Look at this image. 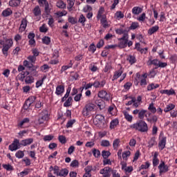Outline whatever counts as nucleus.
Returning <instances> with one entry per match:
<instances>
[{
  "label": "nucleus",
  "mask_w": 177,
  "mask_h": 177,
  "mask_svg": "<svg viewBox=\"0 0 177 177\" xmlns=\"http://www.w3.org/2000/svg\"><path fill=\"white\" fill-rule=\"evenodd\" d=\"M3 40H0V45L3 46L2 53L4 56L8 57V52L9 49L13 46V40L12 39H6V37H3Z\"/></svg>",
  "instance_id": "nucleus-1"
},
{
  "label": "nucleus",
  "mask_w": 177,
  "mask_h": 177,
  "mask_svg": "<svg viewBox=\"0 0 177 177\" xmlns=\"http://www.w3.org/2000/svg\"><path fill=\"white\" fill-rule=\"evenodd\" d=\"M131 129H135L138 131V132H147L149 131V127H147V123L143 120H140L130 126Z\"/></svg>",
  "instance_id": "nucleus-2"
},
{
  "label": "nucleus",
  "mask_w": 177,
  "mask_h": 177,
  "mask_svg": "<svg viewBox=\"0 0 177 177\" xmlns=\"http://www.w3.org/2000/svg\"><path fill=\"white\" fill-rule=\"evenodd\" d=\"M96 106L93 103L86 104L82 109V115L84 117H88L91 112L95 111Z\"/></svg>",
  "instance_id": "nucleus-3"
},
{
  "label": "nucleus",
  "mask_w": 177,
  "mask_h": 177,
  "mask_svg": "<svg viewBox=\"0 0 177 177\" xmlns=\"http://www.w3.org/2000/svg\"><path fill=\"white\" fill-rule=\"evenodd\" d=\"M129 38V36L128 35V33H124L123 36L118 39V41L120 42L118 43V48L120 49H124V48H127L128 46V39Z\"/></svg>",
  "instance_id": "nucleus-4"
},
{
  "label": "nucleus",
  "mask_w": 177,
  "mask_h": 177,
  "mask_svg": "<svg viewBox=\"0 0 177 177\" xmlns=\"http://www.w3.org/2000/svg\"><path fill=\"white\" fill-rule=\"evenodd\" d=\"M37 100V97L35 96H30L29 97L24 104V110H30V107L32 106L34 102Z\"/></svg>",
  "instance_id": "nucleus-5"
},
{
  "label": "nucleus",
  "mask_w": 177,
  "mask_h": 177,
  "mask_svg": "<svg viewBox=\"0 0 177 177\" xmlns=\"http://www.w3.org/2000/svg\"><path fill=\"white\" fill-rule=\"evenodd\" d=\"M159 169V175L161 176L162 174H166V172H168L169 171V167L168 165H165V162L162 161L161 163L158 167Z\"/></svg>",
  "instance_id": "nucleus-6"
},
{
  "label": "nucleus",
  "mask_w": 177,
  "mask_h": 177,
  "mask_svg": "<svg viewBox=\"0 0 177 177\" xmlns=\"http://www.w3.org/2000/svg\"><path fill=\"white\" fill-rule=\"evenodd\" d=\"M21 146V143H20V141L17 138H15L13 142L9 145L8 149L10 151H16Z\"/></svg>",
  "instance_id": "nucleus-7"
},
{
  "label": "nucleus",
  "mask_w": 177,
  "mask_h": 177,
  "mask_svg": "<svg viewBox=\"0 0 177 177\" xmlns=\"http://www.w3.org/2000/svg\"><path fill=\"white\" fill-rule=\"evenodd\" d=\"M159 143L158 146L160 148V150H164L165 149V145H167V137L164 136V133L161 132L159 136Z\"/></svg>",
  "instance_id": "nucleus-8"
},
{
  "label": "nucleus",
  "mask_w": 177,
  "mask_h": 177,
  "mask_svg": "<svg viewBox=\"0 0 177 177\" xmlns=\"http://www.w3.org/2000/svg\"><path fill=\"white\" fill-rule=\"evenodd\" d=\"M49 118V115L48 114V111H42L39 116V124H44L45 121H48Z\"/></svg>",
  "instance_id": "nucleus-9"
},
{
  "label": "nucleus",
  "mask_w": 177,
  "mask_h": 177,
  "mask_svg": "<svg viewBox=\"0 0 177 177\" xmlns=\"http://www.w3.org/2000/svg\"><path fill=\"white\" fill-rule=\"evenodd\" d=\"M111 171H113V169H111L110 167H105L100 171V174L103 175V177H110L111 176V174H110Z\"/></svg>",
  "instance_id": "nucleus-10"
},
{
  "label": "nucleus",
  "mask_w": 177,
  "mask_h": 177,
  "mask_svg": "<svg viewBox=\"0 0 177 177\" xmlns=\"http://www.w3.org/2000/svg\"><path fill=\"white\" fill-rule=\"evenodd\" d=\"M98 97H100V99L106 100V102H109V100H110V94L107 93L106 91L102 90L99 91Z\"/></svg>",
  "instance_id": "nucleus-11"
},
{
  "label": "nucleus",
  "mask_w": 177,
  "mask_h": 177,
  "mask_svg": "<svg viewBox=\"0 0 177 177\" xmlns=\"http://www.w3.org/2000/svg\"><path fill=\"white\" fill-rule=\"evenodd\" d=\"M158 153L157 152H155L153 156L152 162H153V167H157L158 164H160V160H158Z\"/></svg>",
  "instance_id": "nucleus-12"
},
{
  "label": "nucleus",
  "mask_w": 177,
  "mask_h": 177,
  "mask_svg": "<svg viewBox=\"0 0 177 177\" xmlns=\"http://www.w3.org/2000/svg\"><path fill=\"white\" fill-rule=\"evenodd\" d=\"M34 142V139L32 138H27L25 140H22L21 141V146H28L29 145H31Z\"/></svg>",
  "instance_id": "nucleus-13"
},
{
  "label": "nucleus",
  "mask_w": 177,
  "mask_h": 177,
  "mask_svg": "<svg viewBox=\"0 0 177 177\" xmlns=\"http://www.w3.org/2000/svg\"><path fill=\"white\" fill-rule=\"evenodd\" d=\"M95 104H97L100 110H103L106 106L104 104V101H103L102 99L97 100L95 101Z\"/></svg>",
  "instance_id": "nucleus-14"
},
{
  "label": "nucleus",
  "mask_w": 177,
  "mask_h": 177,
  "mask_svg": "<svg viewBox=\"0 0 177 177\" xmlns=\"http://www.w3.org/2000/svg\"><path fill=\"white\" fill-rule=\"evenodd\" d=\"M64 93V85H58L56 88L55 93L57 95H62Z\"/></svg>",
  "instance_id": "nucleus-15"
},
{
  "label": "nucleus",
  "mask_w": 177,
  "mask_h": 177,
  "mask_svg": "<svg viewBox=\"0 0 177 177\" xmlns=\"http://www.w3.org/2000/svg\"><path fill=\"white\" fill-rule=\"evenodd\" d=\"M12 13L13 11H12V9L6 8V10H3L1 15L3 17H8V16H10Z\"/></svg>",
  "instance_id": "nucleus-16"
},
{
  "label": "nucleus",
  "mask_w": 177,
  "mask_h": 177,
  "mask_svg": "<svg viewBox=\"0 0 177 177\" xmlns=\"http://www.w3.org/2000/svg\"><path fill=\"white\" fill-rule=\"evenodd\" d=\"M27 23L28 21L26 19H23L21 20V23L19 28L20 31L23 32L26 30V28H27Z\"/></svg>",
  "instance_id": "nucleus-17"
},
{
  "label": "nucleus",
  "mask_w": 177,
  "mask_h": 177,
  "mask_svg": "<svg viewBox=\"0 0 177 177\" xmlns=\"http://www.w3.org/2000/svg\"><path fill=\"white\" fill-rule=\"evenodd\" d=\"M95 120L98 121L99 124H102V125H104V123L106 122V120H104V116L100 114L96 115Z\"/></svg>",
  "instance_id": "nucleus-18"
},
{
  "label": "nucleus",
  "mask_w": 177,
  "mask_h": 177,
  "mask_svg": "<svg viewBox=\"0 0 177 177\" xmlns=\"http://www.w3.org/2000/svg\"><path fill=\"white\" fill-rule=\"evenodd\" d=\"M56 6L57 8H59V9H66V5L64 1L57 0L56 3Z\"/></svg>",
  "instance_id": "nucleus-19"
},
{
  "label": "nucleus",
  "mask_w": 177,
  "mask_h": 177,
  "mask_svg": "<svg viewBox=\"0 0 177 177\" xmlns=\"http://www.w3.org/2000/svg\"><path fill=\"white\" fill-rule=\"evenodd\" d=\"M160 93L171 96V95H175V91L172 88L170 90H161Z\"/></svg>",
  "instance_id": "nucleus-20"
},
{
  "label": "nucleus",
  "mask_w": 177,
  "mask_h": 177,
  "mask_svg": "<svg viewBox=\"0 0 177 177\" xmlns=\"http://www.w3.org/2000/svg\"><path fill=\"white\" fill-rule=\"evenodd\" d=\"M159 29H160V27H158V26H153L152 28L149 29L148 34L149 35H153V34H154V32H157L158 30Z\"/></svg>",
  "instance_id": "nucleus-21"
},
{
  "label": "nucleus",
  "mask_w": 177,
  "mask_h": 177,
  "mask_svg": "<svg viewBox=\"0 0 177 177\" xmlns=\"http://www.w3.org/2000/svg\"><path fill=\"white\" fill-rule=\"evenodd\" d=\"M20 0H10L9 1V5L12 6V8H16V6H19L20 5Z\"/></svg>",
  "instance_id": "nucleus-22"
},
{
  "label": "nucleus",
  "mask_w": 177,
  "mask_h": 177,
  "mask_svg": "<svg viewBox=\"0 0 177 177\" xmlns=\"http://www.w3.org/2000/svg\"><path fill=\"white\" fill-rule=\"evenodd\" d=\"M123 114L124 115L125 120L128 121L129 122H132V120H133V117L132 115H129V113L127 111H123Z\"/></svg>",
  "instance_id": "nucleus-23"
},
{
  "label": "nucleus",
  "mask_w": 177,
  "mask_h": 177,
  "mask_svg": "<svg viewBox=\"0 0 177 177\" xmlns=\"http://www.w3.org/2000/svg\"><path fill=\"white\" fill-rule=\"evenodd\" d=\"M142 9L140 7H133L132 9V13L133 15H140V13H142Z\"/></svg>",
  "instance_id": "nucleus-24"
},
{
  "label": "nucleus",
  "mask_w": 177,
  "mask_h": 177,
  "mask_svg": "<svg viewBox=\"0 0 177 177\" xmlns=\"http://www.w3.org/2000/svg\"><path fill=\"white\" fill-rule=\"evenodd\" d=\"M120 122H118V119H114L111 122L110 128L111 129H114L117 125H118Z\"/></svg>",
  "instance_id": "nucleus-25"
},
{
  "label": "nucleus",
  "mask_w": 177,
  "mask_h": 177,
  "mask_svg": "<svg viewBox=\"0 0 177 177\" xmlns=\"http://www.w3.org/2000/svg\"><path fill=\"white\" fill-rule=\"evenodd\" d=\"M127 60L130 64H135L136 63V57L134 55H129Z\"/></svg>",
  "instance_id": "nucleus-26"
},
{
  "label": "nucleus",
  "mask_w": 177,
  "mask_h": 177,
  "mask_svg": "<svg viewBox=\"0 0 177 177\" xmlns=\"http://www.w3.org/2000/svg\"><path fill=\"white\" fill-rule=\"evenodd\" d=\"M174 109H175V104H169L164 109V111L165 113H168L169 111H171V110H174Z\"/></svg>",
  "instance_id": "nucleus-27"
},
{
  "label": "nucleus",
  "mask_w": 177,
  "mask_h": 177,
  "mask_svg": "<svg viewBox=\"0 0 177 177\" xmlns=\"http://www.w3.org/2000/svg\"><path fill=\"white\" fill-rule=\"evenodd\" d=\"M68 175V170L67 169H62L60 170L58 176L66 177Z\"/></svg>",
  "instance_id": "nucleus-28"
},
{
  "label": "nucleus",
  "mask_w": 177,
  "mask_h": 177,
  "mask_svg": "<svg viewBox=\"0 0 177 177\" xmlns=\"http://www.w3.org/2000/svg\"><path fill=\"white\" fill-rule=\"evenodd\" d=\"M25 82L27 84H31L34 82V77L32 76H27L25 78Z\"/></svg>",
  "instance_id": "nucleus-29"
},
{
  "label": "nucleus",
  "mask_w": 177,
  "mask_h": 177,
  "mask_svg": "<svg viewBox=\"0 0 177 177\" xmlns=\"http://www.w3.org/2000/svg\"><path fill=\"white\" fill-rule=\"evenodd\" d=\"M33 13L35 15V16H41V8H39V6H36L35 7V8L33 9Z\"/></svg>",
  "instance_id": "nucleus-30"
},
{
  "label": "nucleus",
  "mask_w": 177,
  "mask_h": 177,
  "mask_svg": "<svg viewBox=\"0 0 177 177\" xmlns=\"http://www.w3.org/2000/svg\"><path fill=\"white\" fill-rule=\"evenodd\" d=\"M147 113V111H146L145 109L140 111V112L138 113V118H140V120H143V118H145V115H146Z\"/></svg>",
  "instance_id": "nucleus-31"
},
{
  "label": "nucleus",
  "mask_w": 177,
  "mask_h": 177,
  "mask_svg": "<svg viewBox=\"0 0 177 177\" xmlns=\"http://www.w3.org/2000/svg\"><path fill=\"white\" fill-rule=\"evenodd\" d=\"M122 74V71L119 70L118 71H116L113 77V81H114V80H118V78H120V77H121Z\"/></svg>",
  "instance_id": "nucleus-32"
},
{
  "label": "nucleus",
  "mask_w": 177,
  "mask_h": 177,
  "mask_svg": "<svg viewBox=\"0 0 177 177\" xmlns=\"http://www.w3.org/2000/svg\"><path fill=\"white\" fill-rule=\"evenodd\" d=\"M127 99H131V100L126 103V106H131V104H133L136 102V97H128Z\"/></svg>",
  "instance_id": "nucleus-33"
},
{
  "label": "nucleus",
  "mask_w": 177,
  "mask_h": 177,
  "mask_svg": "<svg viewBox=\"0 0 177 177\" xmlns=\"http://www.w3.org/2000/svg\"><path fill=\"white\" fill-rule=\"evenodd\" d=\"M160 86V84H151L147 86V91H153V89H156V88H158Z\"/></svg>",
  "instance_id": "nucleus-34"
},
{
  "label": "nucleus",
  "mask_w": 177,
  "mask_h": 177,
  "mask_svg": "<svg viewBox=\"0 0 177 177\" xmlns=\"http://www.w3.org/2000/svg\"><path fill=\"white\" fill-rule=\"evenodd\" d=\"M111 155V153H110V151H102V156L104 160L109 158V157H110Z\"/></svg>",
  "instance_id": "nucleus-35"
},
{
  "label": "nucleus",
  "mask_w": 177,
  "mask_h": 177,
  "mask_svg": "<svg viewBox=\"0 0 177 177\" xmlns=\"http://www.w3.org/2000/svg\"><path fill=\"white\" fill-rule=\"evenodd\" d=\"M85 21H86V18H85L84 15H81L79 17L78 22L82 24V26H85Z\"/></svg>",
  "instance_id": "nucleus-36"
},
{
  "label": "nucleus",
  "mask_w": 177,
  "mask_h": 177,
  "mask_svg": "<svg viewBox=\"0 0 177 177\" xmlns=\"http://www.w3.org/2000/svg\"><path fill=\"white\" fill-rule=\"evenodd\" d=\"M68 3V10H71L73 9V6H74V3H75V0H67Z\"/></svg>",
  "instance_id": "nucleus-37"
},
{
  "label": "nucleus",
  "mask_w": 177,
  "mask_h": 177,
  "mask_svg": "<svg viewBox=\"0 0 177 177\" xmlns=\"http://www.w3.org/2000/svg\"><path fill=\"white\" fill-rule=\"evenodd\" d=\"M101 24L102 25V27H104V28H106V27H109V24H107V19H106V17H102Z\"/></svg>",
  "instance_id": "nucleus-38"
},
{
  "label": "nucleus",
  "mask_w": 177,
  "mask_h": 177,
  "mask_svg": "<svg viewBox=\"0 0 177 177\" xmlns=\"http://www.w3.org/2000/svg\"><path fill=\"white\" fill-rule=\"evenodd\" d=\"M42 42L45 45H49L50 44V37L45 36L44 37L42 38Z\"/></svg>",
  "instance_id": "nucleus-39"
},
{
  "label": "nucleus",
  "mask_w": 177,
  "mask_h": 177,
  "mask_svg": "<svg viewBox=\"0 0 177 177\" xmlns=\"http://www.w3.org/2000/svg\"><path fill=\"white\" fill-rule=\"evenodd\" d=\"M148 110L151 111V113H153V114L156 113L157 111V109H156V107H154V104L151 103L148 107Z\"/></svg>",
  "instance_id": "nucleus-40"
},
{
  "label": "nucleus",
  "mask_w": 177,
  "mask_h": 177,
  "mask_svg": "<svg viewBox=\"0 0 177 177\" xmlns=\"http://www.w3.org/2000/svg\"><path fill=\"white\" fill-rule=\"evenodd\" d=\"M71 102H73V97H69L68 98V100H66V101L64 103V107H70V106H71Z\"/></svg>",
  "instance_id": "nucleus-41"
},
{
  "label": "nucleus",
  "mask_w": 177,
  "mask_h": 177,
  "mask_svg": "<svg viewBox=\"0 0 177 177\" xmlns=\"http://www.w3.org/2000/svg\"><path fill=\"white\" fill-rule=\"evenodd\" d=\"M115 32H116V34H118V35H121L122 34H123V35L124 34H128V32H127V30H123L122 28L116 29Z\"/></svg>",
  "instance_id": "nucleus-42"
},
{
  "label": "nucleus",
  "mask_w": 177,
  "mask_h": 177,
  "mask_svg": "<svg viewBox=\"0 0 177 177\" xmlns=\"http://www.w3.org/2000/svg\"><path fill=\"white\" fill-rule=\"evenodd\" d=\"M58 140L62 143V145H66L67 143V141L66 140V137L64 136H59L58 137Z\"/></svg>",
  "instance_id": "nucleus-43"
},
{
  "label": "nucleus",
  "mask_w": 177,
  "mask_h": 177,
  "mask_svg": "<svg viewBox=\"0 0 177 177\" xmlns=\"http://www.w3.org/2000/svg\"><path fill=\"white\" fill-rule=\"evenodd\" d=\"M24 66L25 67H28V68L30 69L34 67V65L30 62H28V61L25 60L24 61Z\"/></svg>",
  "instance_id": "nucleus-44"
},
{
  "label": "nucleus",
  "mask_w": 177,
  "mask_h": 177,
  "mask_svg": "<svg viewBox=\"0 0 177 177\" xmlns=\"http://www.w3.org/2000/svg\"><path fill=\"white\" fill-rule=\"evenodd\" d=\"M101 146H102L103 147H109V146H110V141L107 140H103L101 142Z\"/></svg>",
  "instance_id": "nucleus-45"
},
{
  "label": "nucleus",
  "mask_w": 177,
  "mask_h": 177,
  "mask_svg": "<svg viewBox=\"0 0 177 177\" xmlns=\"http://www.w3.org/2000/svg\"><path fill=\"white\" fill-rule=\"evenodd\" d=\"M28 122H30V119H28V118H25L19 122L18 127H21L22 125H24V124H27Z\"/></svg>",
  "instance_id": "nucleus-46"
},
{
  "label": "nucleus",
  "mask_w": 177,
  "mask_h": 177,
  "mask_svg": "<svg viewBox=\"0 0 177 177\" xmlns=\"http://www.w3.org/2000/svg\"><path fill=\"white\" fill-rule=\"evenodd\" d=\"M139 82H140V73H137L136 75V78H135L136 85H139Z\"/></svg>",
  "instance_id": "nucleus-47"
},
{
  "label": "nucleus",
  "mask_w": 177,
  "mask_h": 177,
  "mask_svg": "<svg viewBox=\"0 0 177 177\" xmlns=\"http://www.w3.org/2000/svg\"><path fill=\"white\" fill-rule=\"evenodd\" d=\"M139 27V23L138 22H133L129 27V30H136Z\"/></svg>",
  "instance_id": "nucleus-48"
},
{
  "label": "nucleus",
  "mask_w": 177,
  "mask_h": 177,
  "mask_svg": "<svg viewBox=\"0 0 177 177\" xmlns=\"http://www.w3.org/2000/svg\"><path fill=\"white\" fill-rule=\"evenodd\" d=\"M30 74V72L26 71V72H22L20 75L21 77H19V80L21 81H24V78H26V75H28Z\"/></svg>",
  "instance_id": "nucleus-49"
},
{
  "label": "nucleus",
  "mask_w": 177,
  "mask_h": 177,
  "mask_svg": "<svg viewBox=\"0 0 177 177\" xmlns=\"http://www.w3.org/2000/svg\"><path fill=\"white\" fill-rule=\"evenodd\" d=\"M80 162L77 160H74L71 163V167H73V168H77L79 167Z\"/></svg>",
  "instance_id": "nucleus-50"
},
{
  "label": "nucleus",
  "mask_w": 177,
  "mask_h": 177,
  "mask_svg": "<svg viewBox=\"0 0 177 177\" xmlns=\"http://www.w3.org/2000/svg\"><path fill=\"white\" fill-rule=\"evenodd\" d=\"M15 156L17 157V158H23V157H24V152H23L22 151H18L15 153Z\"/></svg>",
  "instance_id": "nucleus-51"
},
{
  "label": "nucleus",
  "mask_w": 177,
  "mask_h": 177,
  "mask_svg": "<svg viewBox=\"0 0 177 177\" xmlns=\"http://www.w3.org/2000/svg\"><path fill=\"white\" fill-rule=\"evenodd\" d=\"M93 154L94 157L97 158L100 157V151H99L96 149H93Z\"/></svg>",
  "instance_id": "nucleus-52"
},
{
  "label": "nucleus",
  "mask_w": 177,
  "mask_h": 177,
  "mask_svg": "<svg viewBox=\"0 0 177 177\" xmlns=\"http://www.w3.org/2000/svg\"><path fill=\"white\" fill-rule=\"evenodd\" d=\"M3 168H4V169H6V171H13V167L10 164L3 165Z\"/></svg>",
  "instance_id": "nucleus-53"
},
{
  "label": "nucleus",
  "mask_w": 177,
  "mask_h": 177,
  "mask_svg": "<svg viewBox=\"0 0 177 177\" xmlns=\"http://www.w3.org/2000/svg\"><path fill=\"white\" fill-rule=\"evenodd\" d=\"M89 52H92L93 53H95L96 51V46L94 44H91L88 47Z\"/></svg>",
  "instance_id": "nucleus-54"
},
{
  "label": "nucleus",
  "mask_w": 177,
  "mask_h": 177,
  "mask_svg": "<svg viewBox=\"0 0 177 177\" xmlns=\"http://www.w3.org/2000/svg\"><path fill=\"white\" fill-rule=\"evenodd\" d=\"M41 71H43V73H46L48 70H49V66L48 64H44L40 67Z\"/></svg>",
  "instance_id": "nucleus-55"
},
{
  "label": "nucleus",
  "mask_w": 177,
  "mask_h": 177,
  "mask_svg": "<svg viewBox=\"0 0 177 177\" xmlns=\"http://www.w3.org/2000/svg\"><path fill=\"white\" fill-rule=\"evenodd\" d=\"M39 31H40V32H48V28L46 27V25L43 24L39 28Z\"/></svg>",
  "instance_id": "nucleus-56"
},
{
  "label": "nucleus",
  "mask_w": 177,
  "mask_h": 177,
  "mask_svg": "<svg viewBox=\"0 0 177 177\" xmlns=\"http://www.w3.org/2000/svg\"><path fill=\"white\" fill-rule=\"evenodd\" d=\"M113 149H117L120 146V139H115L113 143Z\"/></svg>",
  "instance_id": "nucleus-57"
},
{
  "label": "nucleus",
  "mask_w": 177,
  "mask_h": 177,
  "mask_svg": "<svg viewBox=\"0 0 177 177\" xmlns=\"http://www.w3.org/2000/svg\"><path fill=\"white\" fill-rule=\"evenodd\" d=\"M38 3L40 5V6H43V7L46 6L49 3L46 0H38Z\"/></svg>",
  "instance_id": "nucleus-58"
},
{
  "label": "nucleus",
  "mask_w": 177,
  "mask_h": 177,
  "mask_svg": "<svg viewBox=\"0 0 177 177\" xmlns=\"http://www.w3.org/2000/svg\"><path fill=\"white\" fill-rule=\"evenodd\" d=\"M115 15L117 19H124V14L121 11L116 12V13Z\"/></svg>",
  "instance_id": "nucleus-59"
},
{
  "label": "nucleus",
  "mask_w": 177,
  "mask_h": 177,
  "mask_svg": "<svg viewBox=\"0 0 177 177\" xmlns=\"http://www.w3.org/2000/svg\"><path fill=\"white\" fill-rule=\"evenodd\" d=\"M30 73L31 75H33L34 77H35V75H37L38 74V72H37V69H35L34 66L30 69Z\"/></svg>",
  "instance_id": "nucleus-60"
},
{
  "label": "nucleus",
  "mask_w": 177,
  "mask_h": 177,
  "mask_svg": "<svg viewBox=\"0 0 177 177\" xmlns=\"http://www.w3.org/2000/svg\"><path fill=\"white\" fill-rule=\"evenodd\" d=\"M28 60H29V62H30L32 63H35V62L37 60V57H35L34 55H30L28 57Z\"/></svg>",
  "instance_id": "nucleus-61"
},
{
  "label": "nucleus",
  "mask_w": 177,
  "mask_h": 177,
  "mask_svg": "<svg viewBox=\"0 0 177 177\" xmlns=\"http://www.w3.org/2000/svg\"><path fill=\"white\" fill-rule=\"evenodd\" d=\"M68 21L69 23H71V24H77V19H75V18L71 17L68 19Z\"/></svg>",
  "instance_id": "nucleus-62"
},
{
  "label": "nucleus",
  "mask_w": 177,
  "mask_h": 177,
  "mask_svg": "<svg viewBox=\"0 0 177 177\" xmlns=\"http://www.w3.org/2000/svg\"><path fill=\"white\" fill-rule=\"evenodd\" d=\"M95 146V142L91 141V142H87L85 145L86 147H89L90 149H92Z\"/></svg>",
  "instance_id": "nucleus-63"
},
{
  "label": "nucleus",
  "mask_w": 177,
  "mask_h": 177,
  "mask_svg": "<svg viewBox=\"0 0 177 177\" xmlns=\"http://www.w3.org/2000/svg\"><path fill=\"white\" fill-rule=\"evenodd\" d=\"M111 174L113 175L112 177H121V176L120 175V174L117 173V170H114L113 169L111 171Z\"/></svg>",
  "instance_id": "nucleus-64"
}]
</instances>
